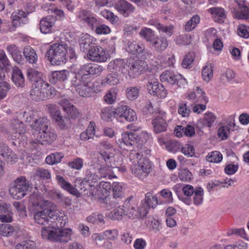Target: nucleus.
<instances>
[{
    "mask_svg": "<svg viewBox=\"0 0 249 249\" xmlns=\"http://www.w3.org/2000/svg\"><path fill=\"white\" fill-rule=\"evenodd\" d=\"M79 45L80 50L84 52H89L93 47L90 37L88 35H85L81 37Z\"/></svg>",
    "mask_w": 249,
    "mask_h": 249,
    "instance_id": "obj_35",
    "label": "nucleus"
},
{
    "mask_svg": "<svg viewBox=\"0 0 249 249\" xmlns=\"http://www.w3.org/2000/svg\"><path fill=\"white\" fill-rule=\"evenodd\" d=\"M88 57L92 61L105 62L107 58V53L99 46H93L88 52Z\"/></svg>",
    "mask_w": 249,
    "mask_h": 249,
    "instance_id": "obj_15",
    "label": "nucleus"
},
{
    "mask_svg": "<svg viewBox=\"0 0 249 249\" xmlns=\"http://www.w3.org/2000/svg\"><path fill=\"white\" fill-rule=\"evenodd\" d=\"M203 79L206 82H209L213 77V66L211 64H207L202 70Z\"/></svg>",
    "mask_w": 249,
    "mask_h": 249,
    "instance_id": "obj_41",
    "label": "nucleus"
},
{
    "mask_svg": "<svg viewBox=\"0 0 249 249\" xmlns=\"http://www.w3.org/2000/svg\"><path fill=\"white\" fill-rule=\"evenodd\" d=\"M30 188L29 181L25 177L21 176L13 182L9 189V192L14 198L21 199L26 195Z\"/></svg>",
    "mask_w": 249,
    "mask_h": 249,
    "instance_id": "obj_7",
    "label": "nucleus"
},
{
    "mask_svg": "<svg viewBox=\"0 0 249 249\" xmlns=\"http://www.w3.org/2000/svg\"><path fill=\"white\" fill-rule=\"evenodd\" d=\"M104 70L98 64L88 63L81 66L71 78V86L83 97L92 96L100 91L98 85L92 83L93 77L99 76Z\"/></svg>",
    "mask_w": 249,
    "mask_h": 249,
    "instance_id": "obj_1",
    "label": "nucleus"
},
{
    "mask_svg": "<svg viewBox=\"0 0 249 249\" xmlns=\"http://www.w3.org/2000/svg\"><path fill=\"white\" fill-rule=\"evenodd\" d=\"M120 83V78L119 74L115 73H111L108 74L106 77L102 79L101 85L104 86H115Z\"/></svg>",
    "mask_w": 249,
    "mask_h": 249,
    "instance_id": "obj_34",
    "label": "nucleus"
},
{
    "mask_svg": "<svg viewBox=\"0 0 249 249\" xmlns=\"http://www.w3.org/2000/svg\"><path fill=\"white\" fill-rule=\"evenodd\" d=\"M140 36L146 41L151 43L154 37V32L150 28H143L139 33Z\"/></svg>",
    "mask_w": 249,
    "mask_h": 249,
    "instance_id": "obj_44",
    "label": "nucleus"
},
{
    "mask_svg": "<svg viewBox=\"0 0 249 249\" xmlns=\"http://www.w3.org/2000/svg\"><path fill=\"white\" fill-rule=\"evenodd\" d=\"M117 120L123 119L128 122H132L137 119L136 112L126 106H121L117 108Z\"/></svg>",
    "mask_w": 249,
    "mask_h": 249,
    "instance_id": "obj_14",
    "label": "nucleus"
},
{
    "mask_svg": "<svg viewBox=\"0 0 249 249\" xmlns=\"http://www.w3.org/2000/svg\"><path fill=\"white\" fill-rule=\"evenodd\" d=\"M158 201L157 198L153 196L151 193H147L145 195V197L142 200L141 204L142 209L146 211V215L148 213L149 208H155L158 205Z\"/></svg>",
    "mask_w": 249,
    "mask_h": 249,
    "instance_id": "obj_23",
    "label": "nucleus"
},
{
    "mask_svg": "<svg viewBox=\"0 0 249 249\" xmlns=\"http://www.w3.org/2000/svg\"><path fill=\"white\" fill-rule=\"evenodd\" d=\"M144 49V46L143 44H139L134 42L128 43V46L126 50L128 52L132 53H140Z\"/></svg>",
    "mask_w": 249,
    "mask_h": 249,
    "instance_id": "obj_45",
    "label": "nucleus"
},
{
    "mask_svg": "<svg viewBox=\"0 0 249 249\" xmlns=\"http://www.w3.org/2000/svg\"><path fill=\"white\" fill-rule=\"evenodd\" d=\"M97 146L98 147L100 152L97 154L95 161H97V158L102 152H107L106 150H110L112 148V145L107 141H103L100 142Z\"/></svg>",
    "mask_w": 249,
    "mask_h": 249,
    "instance_id": "obj_59",
    "label": "nucleus"
},
{
    "mask_svg": "<svg viewBox=\"0 0 249 249\" xmlns=\"http://www.w3.org/2000/svg\"><path fill=\"white\" fill-rule=\"evenodd\" d=\"M206 160L210 162H219L222 160V155L219 151H213L208 154Z\"/></svg>",
    "mask_w": 249,
    "mask_h": 249,
    "instance_id": "obj_47",
    "label": "nucleus"
},
{
    "mask_svg": "<svg viewBox=\"0 0 249 249\" xmlns=\"http://www.w3.org/2000/svg\"><path fill=\"white\" fill-rule=\"evenodd\" d=\"M68 165L71 168L76 169L80 170L83 166V160L80 158L74 159L72 161L68 163Z\"/></svg>",
    "mask_w": 249,
    "mask_h": 249,
    "instance_id": "obj_60",
    "label": "nucleus"
},
{
    "mask_svg": "<svg viewBox=\"0 0 249 249\" xmlns=\"http://www.w3.org/2000/svg\"><path fill=\"white\" fill-rule=\"evenodd\" d=\"M178 177L182 181H190L192 178V174L188 169L184 168L180 170Z\"/></svg>",
    "mask_w": 249,
    "mask_h": 249,
    "instance_id": "obj_55",
    "label": "nucleus"
},
{
    "mask_svg": "<svg viewBox=\"0 0 249 249\" xmlns=\"http://www.w3.org/2000/svg\"><path fill=\"white\" fill-rule=\"evenodd\" d=\"M49 121L46 117L38 118L35 120L31 124L33 133L35 137L48 127Z\"/></svg>",
    "mask_w": 249,
    "mask_h": 249,
    "instance_id": "obj_17",
    "label": "nucleus"
},
{
    "mask_svg": "<svg viewBox=\"0 0 249 249\" xmlns=\"http://www.w3.org/2000/svg\"><path fill=\"white\" fill-rule=\"evenodd\" d=\"M165 113H163L153 120L152 124L156 133H161L167 130L168 124L165 120Z\"/></svg>",
    "mask_w": 249,
    "mask_h": 249,
    "instance_id": "obj_20",
    "label": "nucleus"
},
{
    "mask_svg": "<svg viewBox=\"0 0 249 249\" xmlns=\"http://www.w3.org/2000/svg\"><path fill=\"white\" fill-rule=\"evenodd\" d=\"M12 127L14 131L19 134L25 132V129L23 123L18 120H14L12 124Z\"/></svg>",
    "mask_w": 249,
    "mask_h": 249,
    "instance_id": "obj_56",
    "label": "nucleus"
},
{
    "mask_svg": "<svg viewBox=\"0 0 249 249\" xmlns=\"http://www.w3.org/2000/svg\"><path fill=\"white\" fill-rule=\"evenodd\" d=\"M49 87L50 84L44 80L33 83L30 93L31 98L36 101L46 100L53 94L54 91L51 88L48 89Z\"/></svg>",
    "mask_w": 249,
    "mask_h": 249,
    "instance_id": "obj_4",
    "label": "nucleus"
},
{
    "mask_svg": "<svg viewBox=\"0 0 249 249\" xmlns=\"http://www.w3.org/2000/svg\"><path fill=\"white\" fill-rule=\"evenodd\" d=\"M98 165L100 166L98 168V173L100 178L109 179L116 178V176L113 174V169L109 165L106 164V163Z\"/></svg>",
    "mask_w": 249,
    "mask_h": 249,
    "instance_id": "obj_29",
    "label": "nucleus"
},
{
    "mask_svg": "<svg viewBox=\"0 0 249 249\" xmlns=\"http://www.w3.org/2000/svg\"><path fill=\"white\" fill-rule=\"evenodd\" d=\"M182 192L185 196L178 195V198L185 204L190 205L192 202L191 197L195 192L194 187L190 185H186L183 187Z\"/></svg>",
    "mask_w": 249,
    "mask_h": 249,
    "instance_id": "obj_26",
    "label": "nucleus"
},
{
    "mask_svg": "<svg viewBox=\"0 0 249 249\" xmlns=\"http://www.w3.org/2000/svg\"><path fill=\"white\" fill-rule=\"evenodd\" d=\"M124 214L122 208L114 209L108 213V217L112 220H120Z\"/></svg>",
    "mask_w": 249,
    "mask_h": 249,
    "instance_id": "obj_62",
    "label": "nucleus"
},
{
    "mask_svg": "<svg viewBox=\"0 0 249 249\" xmlns=\"http://www.w3.org/2000/svg\"><path fill=\"white\" fill-rule=\"evenodd\" d=\"M126 66L127 62H125L123 59H116L109 62L108 69L113 73H117L121 72L124 75H126Z\"/></svg>",
    "mask_w": 249,
    "mask_h": 249,
    "instance_id": "obj_19",
    "label": "nucleus"
},
{
    "mask_svg": "<svg viewBox=\"0 0 249 249\" xmlns=\"http://www.w3.org/2000/svg\"><path fill=\"white\" fill-rule=\"evenodd\" d=\"M56 179L58 184L64 190H66L71 194L75 195L76 193V189L73 187L72 185L69 182H67L63 177L57 176Z\"/></svg>",
    "mask_w": 249,
    "mask_h": 249,
    "instance_id": "obj_39",
    "label": "nucleus"
},
{
    "mask_svg": "<svg viewBox=\"0 0 249 249\" xmlns=\"http://www.w3.org/2000/svg\"><path fill=\"white\" fill-rule=\"evenodd\" d=\"M27 75L28 79L33 83H36L39 80H43L42 78L41 72L33 69L27 70Z\"/></svg>",
    "mask_w": 249,
    "mask_h": 249,
    "instance_id": "obj_40",
    "label": "nucleus"
},
{
    "mask_svg": "<svg viewBox=\"0 0 249 249\" xmlns=\"http://www.w3.org/2000/svg\"><path fill=\"white\" fill-rule=\"evenodd\" d=\"M78 18L90 26L92 29L98 24L97 19L89 11L81 10L79 11Z\"/></svg>",
    "mask_w": 249,
    "mask_h": 249,
    "instance_id": "obj_21",
    "label": "nucleus"
},
{
    "mask_svg": "<svg viewBox=\"0 0 249 249\" xmlns=\"http://www.w3.org/2000/svg\"><path fill=\"white\" fill-rule=\"evenodd\" d=\"M146 88L148 92L151 95L164 98L167 94V91L163 85L159 83L156 79L149 80Z\"/></svg>",
    "mask_w": 249,
    "mask_h": 249,
    "instance_id": "obj_12",
    "label": "nucleus"
},
{
    "mask_svg": "<svg viewBox=\"0 0 249 249\" xmlns=\"http://www.w3.org/2000/svg\"><path fill=\"white\" fill-rule=\"evenodd\" d=\"M24 55L30 63H36L37 60V56L36 51L31 47L28 46L24 48L23 51Z\"/></svg>",
    "mask_w": 249,
    "mask_h": 249,
    "instance_id": "obj_36",
    "label": "nucleus"
},
{
    "mask_svg": "<svg viewBox=\"0 0 249 249\" xmlns=\"http://www.w3.org/2000/svg\"><path fill=\"white\" fill-rule=\"evenodd\" d=\"M195 55L194 53L190 52L188 53L184 57L181 65L184 68L189 69L194 62Z\"/></svg>",
    "mask_w": 249,
    "mask_h": 249,
    "instance_id": "obj_48",
    "label": "nucleus"
},
{
    "mask_svg": "<svg viewBox=\"0 0 249 249\" xmlns=\"http://www.w3.org/2000/svg\"><path fill=\"white\" fill-rule=\"evenodd\" d=\"M140 87H128L125 91L126 98L131 101L136 100L139 96Z\"/></svg>",
    "mask_w": 249,
    "mask_h": 249,
    "instance_id": "obj_38",
    "label": "nucleus"
},
{
    "mask_svg": "<svg viewBox=\"0 0 249 249\" xmlns=\"http://www.w3.org/2000/svg\"><path fill=\"white\" fill-rule=\"evenodd\" d=\"M249 28L244 24H240L239 25L237 29V34L241 37L248 38L249 37Z\"/></svg>",
    "mask_w": 249,
    "mask_h": 249,
    "instance_id": "obj_63",
    "label": "nucleus"
},
{
    "mask_svg": "<svg viewBox=\"0 0 249 249\" xmlns=\"http://www.w3.org/2000/svg\"><path fill=\"white\" fill-rule=\"evenodd\" d=\"M14 231V228L9 224L0 225V233L4 236H11Z\"/></svg>",
    "mask_w": 249,
    "mask_h": 249,
    "instance_id": "obj_51",
    "label": "nucleus"
},
{
    "mask_svg": "<svg viewBox=\"0 0 249 249\" xmlns=\"http://www.w3.org/2000/svg\"><path fill=\"white\" fill-rule=\"evenodd\" d=\"M142 153L137 163H134L131 166L132 173L140 178L147 177L151 169V162L147 157H143Z\"/></svg>",
    "mask_w": 249,
    "mask_h": 249,
    "instance_id": "obj_8",
    "label": "nucleus"
},
{
    "mask_svg": "<svg viewBox=\"0 0 249 249\" xmlns=\"http://www.w3.org/2000/svg\"><path fill=\"white\" fill-rule=\"evenodd\" d=\"M12 79L15 85L18 87H23L24 86V78L23 75L18 67L13 69Z\"/></svg>",
    "mask_w": 249,
    "mask_h": 249,
    "instance_id": "obj_31",
    "label": "nucleus"
},
{
    "mask_svg": "<svg viewBox=\"0 0 249 249\" xmlns=\"http://www.w3.org/2000/svg\"><path fill=\"white\" fill-rule=\"evenodd\" d=\"M169 44L168 39L163 36H157L153 38L150 44L151 47L158 53H162L167 48Z\"/></svg>",
    "mask_w": 249,
    "mask_h": 249,
    "instance_id": "obj_18",
    "label": "nucleus"
},
{
    "mask_svg": "<svg viewBox=\"0 0 249 249\" xmlns=\"http://www.w3.org/2000/svg\"><path fill=\"white\" fill-rule=\"evenodd\" d=\"M36 137L37 142L41 144H43V142L51 144L56 139L57 135L53 130L48 127L46 130L38 133V135Z\"/></svg>",
    "mask_w": 249,
    "mask_h": 249,
    "instance_id": "obj_16",
    "label": "nucleus"
},
{
    "mask_svg": "<svg viewBox=\"0 0 249 249\" xmlns=\"http://www.w3.org/2000/svg\"><path fill=\"white\" fill-rule=\"evenodd\" d=\"M182 144L179 142L172 141L168 143L166 146L168 151L175 153L181 148Z\"/></svg>",
    "mask_w": 249,
    "mask_h": 249,
    "instance_id": "obj_54",
    "label": "nucleus"
},
{
    "mask_svg": "<svg viewBox=\"0 0 249 249\" xmlns=\"http://www.w3.org/2000/svg\"><path fill=\"white\" fill-rule=\"evenodd\" d=\"M239 8V12H236L235 17L238 19H247L249 17V9L245 3H240Z\"/></svg>",
    "mask_w": 249,
    "mask_h": 249,
    "instance_id": "obj_43",
    "label": "nucleus"
},
{
    "mask_svg": "<svg viewBox=\"0 0 249 249\" xmlns=\"http://www.w3.org/2000/svg\"><path fill=\"white\" fill-rule=\"evenodd\" d=\"M42 211L36 212L34 214V219L36 223L39 225H45L47 228L55 227V220L60 217L57 211L52 207V203L48 200L45 201L41 205Z\"/></svg>",
    "mask_w": 249,
    "mask_h": 249,
    "instance_id": "obj_3",
    "label": "nucleus"
},
{
    "mask_svg": "<svg viewBox=\"0 0 249 249\" xmlns=\"http://www.w3.org/2000/svg\"><path fill=\"white\" fill-rule=\"evenodd\" d=\"M13 206L18 211L19 216L21 218L27 216L26 211L24 204L21 202H14Z\"/></svg>",
    "mask_w": 249,
    "mask_h": 249,
    "instance_id": "obj_53",
    "label": "nucleus"
},
{
    "mask_svg": "<svg viewBox=\"0 0 249 249\" xmlns=\"http://www.w3.org/2000/svg\"><path fill=\"white\" fill-rule=\"evenodd\" d=\"M59 217L55 222V227L47 228L43 227L41 230V236L44 239L50 241L66 243L71 240V229H62L66 222Z\"/></svg>",
    "mask_w": 249,
    "mask_h": 249,
    "instance_id": "obj_2",
    "label": "nucleus"
},
{
    "mask_svg": "<svg viewBox=\"0 0 249 249\" xmlns=\"http://www.w3.org/2000/svg\"><path fill=\"white\" fill-rule=\"evenodd\" d=\"M147 67V63L144 60L127 61L126 75H128L131 78H135L146 71L148 69Z\"/></svg>",
    "mask_w": 249,
    "mask_h": 249,
    "instance_id": "obj_10",
    "label": "nucleus"
},
{
    "mask_svg": "<svg viewBox=\"0 0 249 249\" xmlns=\"http://www.w3.org/2000/svg\"><path fill=\"white\" fill-rule=\"evenodd\" d=\"M113 196L114 199L121 198L123 196L122 187L118 182H113L112 184Z\"/></svg>",
    "mask_w": 249,
    "mask_h": 249,
    "instance_id": "obj_50",
    "label": "nucleus"
},
{
    "mask_svg": "<svg viewBox=\"0 0 249 249\" xmlns=\"http://www.w3.org/2000/svg\"><path fill=\"white\" fill-rule=\"evenodd\" d=\"M230 133V127L227 126H221L218 131V136L222 140H227Z\"/></svg>",
    "mask_w": 249,
    "mask_h": 249,
    "instance_id": "obj_61",
    "label": "nucleus"
},
{
    "mask_svg": "<svg viewBox=\"0 0 249 249\" xmlns=\"http://www.w3.org/2000/svg\"><path fill=\"white\" fill-rule=\"evenodd\" d=\"M138 140V135L135 133L125 132L122 134V141L126 145H134Z\"/></svg>",
    "mask_w": 249,
    "mask_h": 249,
    "instance_id": "obj_33",
    "label": "nucleus"
},
{
    "mask_svg": "<svg viewBox=\"0 0 249 249\" xmlns=\"http://www.w3.org/2000/svg\"><path fill=\"white\" fill-rule=\"evenodd\" d=\"M67 52V44L55 43L50 46L46 56L53 65H59L65 62Z\"/></svg>",
    "mask_w": 249,
    "mask_h": 249,
    "instance_id": "obj_5",
    "label": "nucleus"
},
{
    "mask_svg": "<svg viewBox=\"0 0 249 249\" xmlns=\"http://www.w3.org/2000/svg\"><path fill=\"white\" fill-rule=\"evenodd\" d=\"M36 244L33 241H25L21 243L18 244L16 249H36Z\"/></svg>",
    "mask_w": 249,
    "mask_h": 249,
    "instance_id": "obj_52",
    "label": "nucleus"
},
{
    "mask_svg": "<svg viewBox=\"0 0 249 249\" xmlns=\"http://www.w3.org/2000/svg\"><path fill=\"white\" fill-rule=\"evenodd\" d=\"M68 74L69 72L66 70L53 71L49 76L50 82L53 84L57 82H63L67 79Z\"/></svg>",
    "mask_w": 249,
    "mask_h": 249,
    "instance_id": "obj_30",
    "label": "nucleus"
},
{
    "mask_svg": "<svg viewBox=\"0 0 249 249\" xmlns=\"http://www.w3.org/2000/svg\"><path fill=\"white\" fill-rule=\"evenodd\" d=\"M97 164L109 165L112 169H116L118 166L123 164V159L119 155H114L111 152H102L97 158V161H95Z\"/></svg>",
    "mask_w": 249,
    "mask_h": 249,
    "instance_id": "obj_9",
    "label": "nucleus"
},
{
    "mask_svg": "<svg viewBox=\"0 0 249 249\" xmlns=\"http://www.w3.org/2000/svg\"><path fill=\"white\" fill-rule=\"evenodd\" d=\"M61 104L69 118L71 119H75L78 117L79 115L78 111L76 108L73 105L71 104L68 100H62Z\"/></svg>",
    "mask_w": 249,
    "mask_h": 249,
    "instance_id": "obj_25",
    "label": "nucleus"
},
{
    "mask_svg": "<svg viewBox=\"0 0 249 249\" xmlns=\"http://www.w3.org/2000/svg\"><path fill=\"white\" fill-rule=\"evenodd\" d=\"M149 24L155 26L159 32H163L167 36H171L173 34L174 26L172 25L164 26L155 20L149 21Z\"/></svg>",
    "mask_w": 249,
    "mask_h": 249,
    "instance_id": "obj_32",
    "label": "nucleus"
},
{
    "mask_svg": "<svg viewBox=\"0 0 249 249\" xmlns=\"http://www.w3.org/2000/svg\"><path fill=\"white\" fill-rule=\"evenodd\" d=\"M203 190L201 187L196 188L193 197V202L195 205H198L203 201Z\"/></svg>",
    "mask_w": 249,
    "mask_h": 249,
    "instance_id": "obj_49",
    "label": "nucleus"
},
{
    "mask_svg": "<svg viewBox=\"0 0 249 249\" xmlns=\"http://www.w3.org/2000/svg\"><path fill=\"white\" fill-rule=\"evenodd\" d=\"M117 108L114 110L104 109L102 111L101 117L106 121L111 122L114 118L117 119Z\"/></svg>",
    "mask_w": 249,
    "mask_h": 249,
    "instance_id": "obj_42",
    "label": "nucleus"
},
{
    "mask_svg": "<svg viewBox=\"0 0 249 249\" xmlns=\"http://www.w3.org/2000/svg\"><path fill=\"white\" fill-rule=\"evenodd\" d=\"M200 18L197 15L193 16L185 24V30L186 32L193 30L199 22Z\"/></svg>",
    "mask_w": 249,
    "mask_h": 249,
    "instance_id": "obj_46",
    "label": "nucleus"
},
{
    "mask_svg": "<svg viewBox=\"0 0 249 249\" xmlns=\"http://www.w3.org/2000/svg\"><path fill=\"white\" fill-rule=\"evenodd\" d=\"M54 120L59 128L61 129H66L69 128L71 124V121L67 116H62L60 112H56L55 113Z\"/></svg>",
    "mask_w": 249,
    "mask_h": 249,
    "instance_id": "obj_28",
    "label": "nucleus"
},
{
    "mask_svg": "<svg viewBox=\"0 0 249 249\" xmlns=\"http://www.w3.org/2000/svg\"><path fill=\"white\" fill-rule=\"evenodd\" d=\"M55 20V18L53 16H48L41 19L40 22V31L43 34L50 33Z\"/></svg>",
    "mask_w": 249,
    "mask_h": 249,
    "instance_id": "obj_27",
    "label": "nucleus"
},
{
    "mask_svg": "<svg viewBox=\"0 0 249 249\" xmlns=\"http://www.w3.org/2000/svg\"><path fill=\"white\" fill-rule=\"evenodd\" d=\"M181 152L186 156L193 157L195 154V149L194 146L189 144H186L181 146Z\"/></svg>",
    "mask_w": 249,
    "mask_h": 249,
    "instance_id": "obj_57",
    "label": "nucleus"
},
{
    "mask_svg": "<svg viewBox=\"0 0 249 249\" xmlns=\"http://www.w3.org/2000/svg\"><path fill=\"white\" fill-rule=\"evenodd\" d=\"M115 9L124 17H127L132 13L134 7L125 0H120L115 5Z\"/></svg>",
    "mask_w": 249,
    "mask_h": 249,
    "instance_id": "obj_22",
    "label": "nucleus"
},
{
    "mask_svg": "<svg viewBox=\"0 0 249 249\" xmlns=\"http://www.w3.org/2000/svg\"><path fill=\"white\" fill-rule=\"evenodd\" d=\"M111 185L107 182H102L98 185V194L96 195V198L102 200V202L107 206H115L118 202L115 201H110V198L108 197L109 191L108 189H110Z\"/></svg>",
    "mask_w": 249,
    "mask_h": 249,
    "instance_id": "obj_11",
    "label": "nucleus"
},
{
    "mask_svg": "<svg viewBox=\"0 0 249 249\" xmlns=\"http://www.w3.org/2000/svg\"><path fill=\"white\" fill-rule=\"evenodd\" d=\"M132 199L133 196H130L125 199L122 208L124 214L131 219L146 216V211L142 209L141 206L138 208Z\"/></svg>",
    "mask_w": 249,
    "mask_h": 249,
    "instance_id": "obj_6",
    "label": "nucleus"
},
{
    "mask_svg": "<svg viewBox=\"0 0 249 249\" xmlns=\"http://www.w3.org/2000/svg\"><path fill=\"white\" fill-rule=\"evenodd\" d=\"M45 201L41 200L36 194H32L29 197L30 211L33 212L38 208H41V205Z\"/></svg>",
    "mask_w": 249,
    "mask_h": 249,
    "instance_id": "obj_37",
    "label": "nucleus"
},
{
    "mask_svg": "<svg viewBox=\"0 0 249 249\" xmlns=\"http://www.w3.org/2000/svg\"><path fill=\"white\" fill-rule=\"evenodd\" d=\"M103 233L106 239L110 240H115L118 235V231L116 229L107 230Z\"/></svg>",
    "mask_w": 249,
    "mask_h": 249,
    "instance_id": "obj_64",
    "label": "nucleus"
},
{
    "mask_svg": "<svg viewBox=\"0 0 249 249\" xmlns=\"http://www.w3.org/2000/svg\"><path fill=\"white\" fill-rule=\"evenodd\" d=\"M215 119L216 117L212 112L206 113L204 118V124L211 127L213 125Z\"/></svg>",
    "mask_w": 249,
    "mask_h": 249,
    "instance_id": "obj_58",
    "label": "nucleus"
},
{
    "mask_svg": "<svg viewBox=\"0 0 249 249\" xmlns=\"http://www.w3.org/2000/svg\"><path fill=\"white\" fill-rule=\"evenodd\" d=\"M160 78L162 82H166L172 85L177 84L179 87H180L181 85H183L187 83L186 79L182 78L180 75L176 74L169 71L163 72L160 75Z\"/></svg>",
    "mask_w": 249,
    "mask_h": 249,
    "instance_id": "obj_13",
    "label": "nucleus"
},
{
    "mask_svg": "<svg viewBox=\"0 0 249 249\" xmlns=\"http://www.w3.org/2000/svg\"><path fill=\"white\" fill-rule=\"evenodd\" d=\"M0 155L7 162H15L18 156L11 149L3 143H0Z\"/></svg>",
    "mask_w": 249,
    "mask_h": 249,
    "instance_id": "obj_24",
    "label": "nucleus"
}]
</instances>
